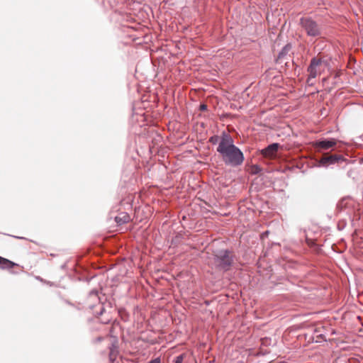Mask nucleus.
I'll use <instances>...</instances> for the list:
<instances>
[{"instance_id": "obj_1", "label": "nucleus", "mask_w": 363, "mask_h": 363, "mask_svg": "<svg viewBox=\"0 0 363 363\" xmlns=\"http://www.w3.org/2000/svg\"><path fill=\"white\" fill-rule=\"evenodd\" d=\"M217 151L222 155L225 164L239 166L244 161V156L240 150L234 145L231 138H221Z\"/></svg>"}, {"instance_id": "obj_2", "label": "nucleus", "mask_w": 363, "mask_h": 363, "mask_svg": "<svg viewBox=\"0 0 363 363\" xmlns=\"http://www.w3.org/2000/svg\"><path fill=\"white\" fill-rule=\"evenodd\" d=\"M327 65V62L318 56L312 58L307 69V72H308L307 84L308 85H313V82L312 80L316 78L317 76L320 75L324 71L325 67Z\"/></svg>"}, {"instance_id": "obj_3", "label": "nucleus", "mask_w": 363, "mask_h": 363, "mask_svg": "<svg viewBox=\"0 0 363 363\" xmlns=\"http://www.w3.org/2000/svg\"><path fill=\"white\" fill-rule=\"evenodd\" d=\"M300 25L308 36L317 37L321 34L320 26L311 18H301L300 19Z\"/></svg>"}, {"instance_id": "obj_4", "label": "nucleus", "mask_w": 363, "mask_h": 363, "mask_svg": "<svg viewBox=\"0 0 363 363\" xmlns=\"http://www.w3.org/2000/svg\"><path fill=\"white\" fill-rule=\"evenodd\" d=\"M233 261V255L228 250H221L215 254V264L221 269L228 270L231 266Z\"/></svg>"}, {"instance_id": "obj_5", "label": "nucleus", "mask_w": 363, "mask_h": 363, "mask_svg": "<svg viewBox=\"0 0 363 363\" xmlns=\"http://www.w3.org/2000/svg\"><path fill=\"white\" fill-rule=\"evenodd\" d=\"M19 268L21 266L15 263L8 259L2 257L0 256V269L2 270H8L11 274H17L16 272L14 271L15 268ZM23 269V267H21Z\"/></svg>"}, {"instance_id": "obj_6", "label": "nucleus", "mask_w": 363, "mask_h": 363, "mask_svg": "<svg viewBox=\"0 0 363 363\" xmlns=\"http://www.w3.org/2000/svg\"><path fill=\"white\" fill-rule=\"evenodd\" d=\"M280 145L278 143L269 145L267 147L262 150V155L267 158L273 159L276 157L277 151Z\"/></svg>"}, {"instance_id": "obj_7", "label": "nucleus", "mask_w": 363, "mask_h": 363, "mask_svg": "<svg viewBox=\"0 0 363 363\" xmlns=\"http://www.w3.org/2000/svg\"><path fill=\"white\" fill-rule=\"evenodd\" d=\"M336 144V141L332 140H323L316 143L318 150H328L333 147Z\"/></svg>"}, {"instance_id": "obj_8", "label": "nucleus", "mask_w": 363, "mask_h": 363, "mask_svg": "<svg viewBox=\"0 0 363 363\" xmlns=\"http://www.w3.org/2000/svg\"><path fill=\"white\" fill-rule=\"evenodd\" d=\"M130 218L127 213L122 212L115 217V220L118 225L127 223L130 221Z\"/></svg>"}, {"instance_id": "obj_9", "label": "nucleus", "mask_w": 363, "mask_h": 363, "mask_svg": "<svg viewBox=\"0 0 363 363\" xmlns=\"http://www.w3.org/2000/svg\"><path fill=\"white\" fill-rule=\"evenodd\" d=\"M340 159V157H338L337 155H325L323 158H322V162L323 164H333V163H335V162H337L338 160Z\"/></svg>"}, {"instance_id": "obj_10", "label": "nucleus", "mask_w": 363, "mask_h": 363, "mask_svg": "<svg viewBox=\"0 0 363 363\" xmlns=\"http://www.w3.org/2000/svg\"><path fill=\"white\" fill-rule=\"evenodd\" d=\"M117 348L114 345L112 346V347L110 348V352H109V358L111 362H113L116 355H117Z\"/></svg>"}, {"instance_id": "obj_11", "label": "nucleus", "mask_w": 363, "mask_h": 363, "mask_svg": "<svg viewBox=\"0 0 363 363\" xmlns=\"http://www.w3.org/2000/svg\"><path fill=\"white\" fill-rule=\"evenodd\" d=\"M262 169L257 164L252 165L250 167V173L252 174H256L260 172Z\"/></svg>"}, {"instance_id": "obj_12", "label": "nucleus", "mask_w": 363, "mask_h": 363, "mask_svg": "<svg viewBox=\"0 0 363 363\" xmlns=\"http://www.w3.org/2000/svg\"><path fill=\"white\" fill-rule=\"evenodd\" d=\"M184 355L180 354L178 357H176L174 360V363H182L184 360Z\"/></svg>"}, {"instance_id": "obj_13", "label": "nucleus", "mask_w": 363, "mask_h": 363, "mask_svg": "<svg viewBox=\"0 0 363 363\" xmlns=\"http://www.w3.org/2000/svg\"><path fill=\"white\" fill-rule=\"evenodd\" d=\"M149 363H161V361L159 358H156L155 359L151 360Z\"/></svg>"}, {"instance_id": "obj_14", "label": "nucleus", "mask_w": 363, "mask_h": 363, "mask_svg": "<svg viewBox=\"0 0 363 363\" xmlns=\"http://www.w3.org/2000/svg\"><path fill=\"white\" fill-rule=\"evenodd\" d=\"M207 106L206 104H201L200 106V110L201 111H205L206 110Z\"/></svg>"}, {"instance_id": "obj_15", "label": "nucleus", "mask_w": 363, "mask_h": 363, "mask_svg": "<svg viewBox=\"0 0 363 363\" xmlns=\"http://www.w3.org/2000/svg\"><path fill=\"white\" fill-rule=\"evenodd\" d=\"M213 138H214L213 137H211V141L212 143H214V141H213Z\"/></svg>"}]
</instances>
